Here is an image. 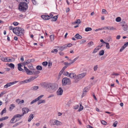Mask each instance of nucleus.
Returning <instances> with one entry per match:
<instances>
[{"mask_svg":"<svg viewBox=\"0 0 128 128\" xmlns=\"http://www.w3.org/2000/svg\"><path fill=\"white\" fill-rule=\"evenodd\" d=\"M42 86L46 89H48L50 92H52L57 89V88L55 84L50 83L44 82L43 83Z\"/></svg>","mask_w":128,"mask_h":128,"instance_id":"f257e3e1","label":"nucleus"},{"mask_svg":"<svg viewBox=\"0 0 128 128\" xmlns=\"http://www.w3.org/2000/svg\"><path fill=\"white\" fill-rule=\"evenodd\" d=\"M13 32L19 36H22L24 35V29L19 27H16L14 28Z\"/></svg>","mask_w":128,"mask_h":128,"instance_id":"f03ea898","label":"nucleus"},{"mask_svg":"<svg viewBox=\"0 0 128 128\" xmlns=\"http://www.w3.org/2000/svg\"><path fill=\"white\" fill-rule=\"evenodd\" d=\"M27 3L24 2H20L18 5V9L20 11L25 12L28 8Z\"/></svg>","mask_w":128,"mask_h":128,"instance_id":"7ed1b4c3","label":"nucleus"},{"mask_svg":"<svg viewBox=\"0 0 128 128\" xmlns=\"http://www.w3.org/2000/svg\"><path fill=\"white\" fill-rule=\"evenodd\" d=\"M50 124L51 126H53L56 125V126H60L62 125V123L60 121L54 119H52L49 121Z\"/></svg>","mask_w":128,"mask_h":128,"instance_id":"20e7f679","label":"nucleus"},{"mask_svg":"<svg viewBox=\"0 0 128 128\" xmlns=\"http://www.w3.org/2000/svg\"><path fill=\"white\" fill-rule=\"evenodd\" d=\"M86 74V72H83L78 75L75 80L74 82L76 83L78 82L81 79L84 78Z\"/></svg>","mask_w":128,"mask_h":128,"instance_id":"39448f33","label":"nucleus"},{"mask_svg":"<svg viewBox=\"0 0 128 128\" xmlns=\"http://www.w3.org/2000/svg\"><path fill=\"white\" fill-rule=\"evenodd\" d=\"M62 83L63 85L65 86L66 84H71V81L69 78H65L62 79Z\"/></svg>","mask_w":128,"mask_h":128,"instance_id":"423d86ee","label":"nucleus"},{"mask_svg":"<svg viewBox=\"0 0 128 128\" xmlns=\"http://www.w3.org/2000/svg\"><path fill=\"white\" fill-rule=\"evenodd\" d=\"M24 71L23 72H25L27 74L31 75L32 71L29 70L26 67L24 66Z\"/></svg>","mask_w":128,"mask_h":128,"instance_id":"0eeeda50","label":"nucleus"},{"mask_svg":"<svg viewBox=\"0 0 128 128\" xmlns=\"http://www.w3.org/2000/svg\"><path fill=\"white\" fill-rule=\"evenodd\" d=\"M18 82V81H15L14 82L8 83L4 86V88H8L10 87L12 85Z\"/></svg>","mask_w":128,"mask_h":128,"instance_id":"6e6552de","label":"nucleus"},{"mask_svg":"<svg viewBox=\"0 0 128 128\" xmlns=\"http://www.w3.org/2000/svg\"><path fill=\"white\" fill-rule=\"evenodd\" d=\"M90 88L89 86H87L84 88V89L83 93L82 96V97H83L86 94V92H88Z\"/></svg>","mask_w":128,"mask_h":128,"instance_id":"1a4fd4ad","label":"nucleus"},{"mask_svg":"<svg viewBox=\"0 0 128 128\" xmlns=\"http://www.w3.org/2000/svg\"><path fill=\"white\" fill-rule=\"evenodd\" d=\"M121 26H122V28L124 31L127 30L128 29V26L124 22H122L121 23Z\"/></svg>","mask_w":128,"mask_h":128,"instance_id":"9d476101","label":"nucleus"},{"mask_svg":"<svg viewBox=\"0 0 128 128\" xmlns=\"http://www.w3.org/2000/svg\"><path fill=\"white\" fill-rule=\"evenodd\" d=\"M29 109L27 108H22V111L23 112V115L27 114L29 111Z\"/></svg>","mask_w":128,"mask_h":128,"instance_id":"9b49d317","label":"nucleus"},{"mask_svg":"<svg viewBox=\"0 0 128 128\" xmlns=\"http://www.w3.org/2000/svg\"><path fill=\"white\" fill-rule=\"evenodd\" d=\"M63 92V90L60 87L56 92L57 94L58 95H61L62 94Z\"/></svg>","mask_w":128,"mask_h":128,"instance_id":"f8f14e48","label":"nucleus"},{"mask_svg":"<svg viewBox=\"0 0 128 128\" xmlns=\"http://www.w3.org/2000/svg\"><path fill=\"white\" fill-rule=\"evenodd\" d=\"M69 77L72 78L75 80L76 77V74L74 73H70Z\"/></svg>","mask_w":128,"mask_h":128,"instance_id":"ddd939ff","label":"nucleus"},{"mask_svg":"<svg viewBox=\"0 0 128 128\" xmlns=\"http://www.w3.org/2000/svg\"><path fill=\"white\" fill-rule=\"evenodd\" d=\"M18 69L20 71H22V72L23 71H24V69H23L22 68H21V67L22 66V65L21 63H19L18 64Z\"/></svg>","mask_w":128,"mask_h":128,"instance_id":"4468645a","label":"nucleus"},{"mask_svg":"<svg viewBox=\"0 0 128 128\" xmlns=\"http://www.w3.org/2000/svg\"><path fill=\"white\" fill-rule=\"evenodd\" d=\"M34 70V71H32V74H31V75L33 74L34 75L38 74H39L40 72L37 70Z\"/></svg>","mask_w":128,"mask_h":128,"instance_id":"2eb2a0df","label":"nucleus"},{"mask_svg":"<svg viewBox=\"0 0 128 128\" xmlns=\"http://www.w3.org/2000/svg\"><path fill=\"white\" fill-rule=\"evenodd\" d=\"M34 117V115L31 114L29 116L28 118V122H30L32 120V119Z\"/></svg>","mask_w":128,"mask_h":128,"instance_id":"dca6fc26","label":"nucleus"},{"mask_svg":"<svg viewBox=\"0 0 128 128\" xmlns=\"http://www.w3.org/2000/svg\"><path fill=\"white\" fill-rule=\"evenodd\" d=\"M66 45L65 44L62 46H58L57 47L60 48L59 50L61 51H62L66 49Z\"/></svg>","mask_w":128,"mask_h":128,"instance_id":"f3484780","label":"nucleus"},{"mask_svg":"<svg viewBox=\"0 0 128 128\" xmlns=\"http://www.w3.org/2000/svg\"><path fill=\"white\" fill-rule=\"evenodd\" d=\"M7 65H8V66L10 68L12 69H14V65L13 64L10 63L9 64H6Z\"/></svg>","mask_w":128,"mask_h":128,"instance_id":"a211bd4d","label":"nucleus"},{"mask_svg":"<svg viewBox=\"0 0 128 128\" xmlns=\"http://www.w3.org/2000/svg\"><path fill=\"white\" fill-rule=\"evenodd\" d=\"M74 37L78 39H81L82 38V36L78 34H76L74 36Z\"/></svg>","mask_w":128,"mask_h":128,"instance_id":"6ab92c4d","label":"nucleus"},{"mask_svg":"<svg viewBox=\"0 0 128 128\" xmlns=\"http://www.w3.org/2000/svg\"><path fill=\"white\" fill-rule=\"evenodd\" d=\"M39 87L38 86H32L30 88V90H35L38 89Z\"/></svg>","mask_w":128,"mask_h":128,"instance_id":"aec40b11","label":"nucleus"},{"mask_svg":"<svg viewBox=\"0 0 128 128\" xmlns=\"http://www.w3.org/2000/svg\"><path fill=\"white\" fill-rule=\"evenodd\" d=\"M58 18V16H54L51 18V20L52 21H56Z\"/></svg>","mask_w":128,"mask_h":128,"instance_id":"412c9836","label":"nucleus"},{"mask_svg":"<svg viewBox=\"0 0 128 128\" xmlns=\"http://www.w3.org/2000/svg\"><path fill=\"white\" fill-rule=\"evenodd\" d=\"M38 105H39L42 103H45L46 101L44 100H38Z\"/></svg>","mask_w":128,"mask_h":128,"instance_id":"4be33fe9","label":"nucleus"},{"mask_svg":"<svg viewBox=\"0 0 128 128\" xmlns=\"http://www.w3.org/2000/svg\"><path fill=\"white\" fill-rule=\"evenodd\" d=\"M31 62V61L30 60H27L26 61L24 62H23L22 64H23L24 65V66H25L27 64L30 63Z\"/></svg>","mask_w":128,"mask_h":128,"instance_id":"5701e85b","label":"nucleus"},{"mask_svg":"<svg viewBox=\"0 0 128 128\" xmlns=\"http://www.w3.org/2000/svg\"><path fill=\"white\" fill-rule=\"evenodd\" d=\"M80 107L79 108L78 110V111L79 112L80 111L82 110L83 108V106H82V103L81 102L80 103Z\"/></svg>","mask_w":128,"mask_h":128,"instance_id":"b1692460","label":"nucleus"},{"mask_svg":"<svg viewBox=\"0 0 128 128\" xmlns=\"http://www.w3.org/2000/svg\"><path fill=\"white\" fill-rule=\"evenodd\" d=\"M100 49V48H98V47H96V48H95V49L94 50L93 52H92V54H94L95 53L97 52Z\"/></svg>","mask_w":128,"mask_h":128,"instance_id":"393cba45","label":"nucleus"},{"mask_svg":"<svg viewBox=\"0 0 128 128\" xmlns=\"http://www.w3.org/2000/svg\"><path fill=\"white\" fill-rule=\"evenodd\" d=\"M41 17L42 18H43L44 20H48V18L47 16L46 15H42L41 16Z\"/></svg>","mask_w":128,"mask_h":128,"instance_id":"a878e982","label":"nucleus"},{"mask_svg":"<svg viewBox=\"0 0 128 128\" xmlns=\"http://www.w3.org/2000/svg\"><path fill=\"white\" fill-rule=\"evenodd\" d=\"M8 118V116H5L3 117L2 118H0V122L2 121L6 120Z\"/></svg>","mask_w":128,"mask_h":128,"instance_id":"bb28decb","label":"nucleus"},{"mask_svg":"<svg viewBox=\"0 0 128 128\" xmlns=\"http://www.w3.org/2000/svg\"><path fill=\"white\" fill-rule=\"evenodd\" d=\"M28 66L30 70H34V68L32 64H30L29 65H28Z\"/></svg>","mask_w":128,"mask_h":128,"instance_id":"cd10ccee","label":"nucleus"},{"mask_svg":"<svg viewBox=\"0 0 128 128\" xmlns=\"http://www.w3.org/2000/svg\"><path fill=\"white\" fill-rule=\"evenodd\" d=\"M1 60L4 62H7L8 61V58L6 57H2L1 58Z\"/></svg>","mask_w":128,"mask_h":128,"instance_id":"c85d7f7f","label":"nucleus"},{"mask_svg":"<svg viewBox=\"0 0 128 128\" xmlns=\"http://www.w3.org/2000/svg\"><path fill=\"white\" fill-rule=\"evenodd\" d=\"M104 50H102L100 51L98 54L100 56H102L104 54Z\"/></svg>","mask_w":128,"mask_h":128,"instance_id":"c756f323","label":"nucleus"},{"mask_svg":"<svg viewBox=\"0 0 128 128\" xmlns=\"http://www.w3.org/2000/svg\"><path fill=\"white\" fill-rule=\"evenodd\" d=\"M93 44V42L92 41H91L88 43V47H90L92 46Z\"/></svg>","mask_w":128,"mask_h":128,"instance_id":"7c9ffc66","label":"nucleus"},{"mask_svg":"<svg viewBox=\"0 0 128 128\" xmlns=\"http://www.w3.org/2000/svg\"><path fill=\"white\" fill-rule=\"evenodd\" d=\"M50 38L51 41H53L54 38V36L53 35H51L50 36Z\"/></svg>","mask_w":128,"mask_h":128,"instance_id":"2f4dec72","label":"nucleus"},{"mask_svg":"<svg viewBox=\"0 0 128 128\" xmlns=\"http://www.w3.org/2000/svg\"><path fill=\"white\" fill-rule=\"evenodd\" d=\"M36 68L38 70H41L42 69V67L41 66L39 65L36 66Z\"/></svg>","mask_w":128,"mask_h":128,"instance_id":"473e14b6","label":"nucleus"},{"mask_svg":"<svg viewBox=\"0 0 128 128\" xmlns=\"http://www.w3.org/2000/svg\"><path fill=\"white\" fill-rule=\"evenodd\" d=\"M6 112V108H4L2 110L0 113L1 115H2L4 113H5Z\"/></svg>","mask_w":128,"mask_h":128,"instance_id":"72a5a7b5","label":"nucleus"},{"mask_svg":"<svg viewBox=\"0 0 128 128\" xmlns=\"http://www.w3.org/2000/svg\"><path fill=\"white\" fill-rule=\"evenodd\" d=\"M72 64V63L71 62H70L69 63H68L67 62H65L64 63V64L66 65V66H67V67L69 66H70L71 64Z\"/></svg>","mask_w":128,"mask_h":128,"instance_id":"f704fd0d","label":"nucleus"},{"mask_svg":"<svg viewBox=\"0 0 128 128\" xmlns=\"http://www.w3.org/2000/svg\"><path fill=\"white\" fill-rule=\"evenodd\" d=\"M24 115H23L22 114V115H20V114H17L14 116L15 117V118H20L22 116H23Z\"/></svg>","mask_w":128,"mask_h":128,"instance_id":"c9c22d12","label":"nucleus"},{"mask_svg":"<svg viewBox=\"0 0 128 128\" xmlns=\"http://www.w3.org/2000/svg\"><path fill=\"white\" fill-rule=\"evenodd\" d=\"M92 28H87L85 29V31L86 32H87L89 31H91L92 30Z\"/></svg>","mask_w":128,"mask_h":128,"instance_id":"e433bc0d","label":"nucleus"},{"mask_svg":"<svg viewBox=\"0 0 128 128\" xmlns=\"http://www.w3.org/2000/svg\"><path fill=\"white\" fill-rule=\"evenodd\" d=\"M15 118H16L14 116L10 120V122L12 124L14 123V120Z\"/></svg>","mask_w":128,"mask_h":128,"instance_id":"4c0bfd02","label":"nucleus"},{"mask_svg":"<svg viewBox=\"0 0 128 128\" xmlns=\"http://www.w3.org/2000/svg\"><path fill=\"white\" fill-rule=\"evenodd\" d=\"M58 52V50L56 49H55L52 50L51 51V52L52 53H53L54 54H56Z\"/></svg>","mask_w":128,"mask_h":128,"instance_id":"58836bf2","label":"nucleus"},{"mask_svg":"<svg viewBox=\"0 0 128 128\" xmlns=\"http://www.w3.org/2000/svg\"><path fill=\"white\" fill-rule=\"evenodd\" d=\"M102 13L104 14H107L108 13L106 10L104 9L102 10Z\"/></svg>","mask_w":128,"mask_h":128,"instance_id":"ea45409f","label":"nucleus"},{"mask_svg":"<svg viewBox=\"0 0 128 128\" xmlns=\"http://www.w3.org/2000/svg\"><path fill=\"white\" fill-rule=\"evenodd\" d=\"M44 96L43 95H41L40 96H39L37 98H36V99L38 101V100H39L40 99H41L42 98V97H43Z\"/></svg>","mask_w":128,"mask_h":128,"instance_id":"a19ab883","label":"nucleus"},{"mask_svg":"<svg viewBox=\"0 0 128 128\" xmlns=\"http://www.w3.org/2000/svg\"><path fill=\"white\" fill-rule=\"evenodd\" d=\"M44 96L43 95H41L40 96H39L37 98H36V99L38 101V100H39L40 99H41L42 98V97H43Z\"/></svg>","mask_w":128,"mask_h":128,"instance_id":"79ce46f5","label":"nucleus"},{"mask_svg":"<svg viewBox=\"0 0 128 128\" xmlns=\"http://www.w3.org/2000/svg\"><path fill=\"white\" fill-rule=\"evenodd\" d=\"M15 107V106L14 104H11L10 105V109L12 110Z\"/></svg>","mask_w":128,"mask_h":128,"instance_id":"37998d69","label":"nucleus"},{"mask_svg":"<svg viewBox=\"0 0 128 128\" xmlns=\"http://www.w3.org/2000/svg\"><path fill=\"white\" fill-rule=\"evenodd\" d=\"M121 20V18L120 17H117L116 19V21L117 22H120V21Z\"/></svg>","mask_w":128,"mask_h":128,"instance_id":"c03bdc74","label":"nucleus"},{"mask_svg":"<svg viewBox=\"0 0 128 128\" xmlns=\"http://www.w3.org/2000/svg\"><path fill=\"white\" fill-rule=\"evenodd\" d=\"M86 41V40L83 39H82L80 42V44H81L84 43Z\"/></svg>","mask_w":128,"mask_h":128,"instance_id":"a18cd8bd","label":"nucleus"},{"mask_svg":"<svg viewBox=\"0 0 128 128\" xmlns=\"http://www.w3.org/2000/svg\"><path fill=\"white\" fill-rule=\"evenodd\" d=\"M48 62H44L42 63V65L44 66H46L48 64Z\"/></svg>","mask_w":128,"mask_h":128,"instance_id":"49530a36","label":"nucleus"},{"mask_svg":"<svg viewBox=\"0 0 128 128\" xmlns=\"http://www.w3.org/2000/svg\"><path fill=\"white\" fill-rule=\"evenodd\" d=\"M118 124V122L117 121H116L114 122L112 124L113 126L114 127H116V126L117 124Z\"/></svg>","mask_w":128,"mask_h":128,"instance_id":"de8ad7c7","label":"nucleus"},{"mask_svg":"<svg viewBox=\"0 0 128 128\" xmlns=\"http://www.w3.org/2000/svg\"><path fill=\"white\" fill-rule=\"evenodd\" d=\"M24 83V84L25 83H26L28 82H30V80H23Z\"/></svg>","mask_w":128,"mask_h":128,"instance_id":"09e8293b","label":"nucleus"},{"mask_svg":"<svg viewBox=\"0 0 128 128\" xmlns=\"http://www.w3.org/2000/svg\"><path fill=\"white\" fill-rule=\"evenodd\" d=\"M38 101L37 100H36V99H35V100H33L30 103V104H32L36 102H37Z\"/></svg>","mask_w":128,"mask_h":128,"instance_id":"8fccbe9b","label":"nucleus"},{"mask_svg":"<svg viewBox=\"0 0 128 128\" xmlns=\"http://www.w3.org/2000/svg\"><path fill=\"white\" fill-rule=\"evenodd\" d=\"M106 44V47L107 48L109 49L110 48V46L109 45V44L108 43L106 42L105 43Z\"/></svg>","mask_w":128,"mask_h":128,"instance_id":"3c124183","label":"nucleus"},{"mask_svg":"<svg viewBox=\"0 0 128 128\" xmlns=\"http://www.w3.org/2000/svg\"><path fill=\"white\" fill-rule=\"evenodd\" d=\"M126 47L125 46H124V45L120 49V52H122Z\"/></svg>","mask_w":128,"mask_h":128,"instance_id":"603ef678","label":"nucleus"},{"mask_svg":"<svg viewBox=\"0 0 128 128\" xmlns=\"http://www.w3.org/2000/svg\"><path fill=\"white\" fill-rule=\"evenodd\" d=\"M98 66L97 65H96L94 66V71H96L98 68Z\"/></svg>","mask_w":128,"mask_h":128,"instance_id":"864d4df0","label":"nucleus"},{"mask_svg":"<svg viewBox=\"0 0 128 128\" xmlns=\"http://www.w3.org/2000/svg\"><path fill=\"white\" fill-rule=\"evenodd\" d=\"M79 58V57L78 56L76 58H75L72 61V62H71L72 63V64L74 63V62H75L76 60L78 58Z\"/></svg>","mask_w":128,"mask_h":128,"instance_id":"5fc2aeb1","label":"nucleus"},{"mask_svg":"<svg viewBox=\"0 0 128 128\" xmlns=\"http://www.w3.org/2000/svg\"><path fill=\"white\" fill-rule=\"evenodd\" d=\"M64 74L66 76H69V75L70 74V73H69L67 72H64Z\"/></svg>","mask_w":128,"mask_h":128,"instance_id":"6e6d98bb","label":"nucleus"},{"mask_svg":"<svg viewBox=\"0 0 128 128\" xmlns=\"http://www.w3.org/2000/svg\"><path fill=\"white\" fill-rule=\"evenodd\" d=\"M79 107V106L78 105L75 106L74 107V108L75 110L77 109Z\"/></svg>","mask_w":128,"mask_h":128,"instance_id":"4d7b16f0","label":"nucleus"},{"mask_svg":"<svg viewBox=\"0 0 128 128\" xmlns=\"http://www.w3.org/2000/svg\"><path fill=\"white\" fill-rule=\"evenodd\" d=\"M101 122L104 125H106V122L105 121L103 120L101 121Z\"/></svg>","mask_w":128,"mask_h":128,"instance_id":"13d9d810","label":"nucleus"},{"mask_svg":"<svg viewBox=\"0 0 128 128\" xmlns=\"http://www.w3.org/2000/svg\"><path fill=\"white\" fill-rule=\"evenodd\" d=\"M33 4L34 5H36L37 4V2L35 0H32Z\"/></svg>","mask_w":128,"mask_h":128,"instance_id":"bf43d9fd","label":"nucleus"},{"mask_svg":"<svg viewBox=\"0 0 128 128\" xmlns=\"http://www.w3.org/2000/svg\"><path fill=\"white\" fill-rule=\"evenodd\" d=\"M24 100H21V101H20V102H19V104H22V103H24Z\"/></svg>","mask_w":128,"mask_h":128,"instance_id":"052dcab7","label":"nucleus"},{"mask_svg":"<svg viewBox=\"0 0 128 128\" xmlns=\"http://www.w3.org/2000/svg\"><path fill=\"white\" fill-rule=\"evenodd\" d=\"M13 24L15 26H16L18 24V22H13Z\"/></svg>","mask_w":128,"mask_h":128,"instance_id":"680f3d73","label":"nucleus"},{"mask_svg":"<svg viewBox=\"0 0 128 128\" xmlns=\"http://www.w3.org/2000/svg\"><path fill=\"white\" fill-rule=\"evenodd\" d=\"M80 19H78L75 22L76 23L80 24Z\"/></svg>","mask_w":128,"mask_h":128,"instance_id":"e2e57ef3","label":"nucleus"},{"mask_svg":"<svg viewBox=\"0 0 128 128\" xmlns=\"http://www.w3.org/2000/svg\"><path fill=\"white\" fill-rule=\"evenodd\" d=\"M72 46V44H68L67 45H66V48L67 47H70Z\"/></svg>","mask_w":128,"mask_h":128,"instance_id":"0e129e2a","label":"nucleus"},{"mask_svg":"<svg viewBox=\"0 0 128 128\" xmlns=\"http://www.w3.org/2000/svg\"><path fill=\"white\" fill-rule=\"evenodd\" d=\"M35 79V78H33V76H32L30 78L28 79V80H30V82L31 81H32L33 80H34Z\"/></svg>","mask_w":128,"mask_h":128,"instance_id":"69168bd1","label":"nucleus"},{"mask_svg":"<svg viewBox=\"0 0 128 128\" xmlns=\"http://www.w3.org/2000/svg\"><path fill=\"white\" fill-rule=\"evenodd\" d=\"M116 30V28L113 26H111L110 28V30Z\"/></svg>","mask_w":128,"mask_h":128,"instance_id":"338daca9","label":"nucleus"},{"mask_svg":"<svg viewBox=\"0 0 128 128\" xmlns=\"http://www.w3.org/2000/svg\"><path fill=\"white\" fill-rule=\"evenodd\" d=\"M86 127L87 128H94L93 127L89 125H87Z\"/></svg>","mask_w":128,"mask_h":128,"instance_id":"774afa93","label":"nucleus"}]
</instances>
